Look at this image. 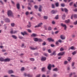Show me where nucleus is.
<instances>
[{
	"mask_svg": "<svg viewBox=\"0 0 77 77\" xmlns=\"http://www.w3.org/2000/svg\"><path fill=\"white\" fill-rule=\"evenodd\" d=\"M8 17H14L13 13H12V12L11 10H9L8 11Z\"/></svg>",
	"mask_w": 77,
	"mask_h": 77,
	"instance_id": "1",
	"label": "nucleus"
},
{
	"mask_svg": "<svg viewBox=\"0 0 77 77\" xmlns=\"http://www.w3.org/2000/svg\"><path fill=\"white\" fill-rule=\"evenodd\" d=\"M61 26L62 27H64V30H66L67 27H66V25L65 24H63V23H61Z\"/></svg>",
	"mask_w": 77,
	"mask_h": 77,
	"instance_id": "2",
	"label": "nucleus"
},
{
	"mask_svg": "<svg viewBox=\"0 0 77 77\" xmlns=\"http://www.w3.org/2000/svg\"><path fill=\"white\" fill-rule=\"evenodd\" d=\"M42 23H39L36 26L34 27L35 28L36 27H40V26H42Z\"/></svg>",
	"mask_w": 77,
	"mask_h": 77,
	"instance_id": "3",
	"label": "nucleus"
},
{
	"mask_svg": "<svg viewBox=\"0 0 77 77\" xmlns=\"http://www.w3.org/2000/svg\"><path fill=\"white\" fill-rule=\"evenodd\" d=\"M49 42H54V39H52L51 38H49L47 39Z\"/></svg>",
	"mask_w": 77,
	"mask_h": 77,
	"instance_id": "4",
	"label": "nucleus"
},
{
	"mask_svg": "<svg viewBox=\"0 0 77 77\" xmlns=\"http://www.w3.org/2000/svg\"><path fill=\"white\" fill-rule=\"evenodd\" d=\"M65 53V52H60L58 54V56H63Z\"/></svg>",
	"mask_w": 77,
	"mask_h": 77,
	"instance_id": "5",
	"label": "nucleus"
},
{
	"mask_svg": "<svg viewBox=\"0 0 77 77\" xmlns=\"http://www.w3.org/2000/svg\"><path fill=\"white\" fill-rule=\"evenodd\" d=\"M31 37H36L38 36L36 34L33 33L31 35Z\"/></svg>",
	"mask_w": 77,
	"mask_h": 77,
	"instance_id": "6",
	"label": "nucleus"
},
{
	"mask_svg": "<svg viewBox=\"0 0 77 77\" xmlns=\"http://www.w3.org/2000/svg\"><path fill=\"white\" fill-rule=\"evenodd\" d=\"M48 69L49 70H51V65L50 64H49L48 66Z\"/></svg>",
	"mask_w": 77,
	"mask_h": 77,
	"instance_id": "7",
	"label": "nucleus"
},
{
	"mask_svg": "<svg viewBox=\"0 0 77 77\" xmlns=\"http://www.w3.org/2000/svg\"><path fill=\"white\" fill-rule=\"evenodd\" d=\"M11 60V59L7 58L4 60V62H9Z\"/></svg>",
	"mask_w": 77,
	"mask_h": 77,
	"instance_id": "8",
	"label": "nucleus"
},
{
	"mask_svg": "<svg viewBox=\"0 0 77 77\" xmlns=\"http://www.w3.org/2000/svg\"><path fill=\"white\" fill-rule=\"evenodd\" d=\"M24 75L25 76H27V77H32V75H30L29 74H27L26 73H24Z\"/></svg>",
	"mask_w": 77,
	"mask_h": 77,
	"instance_id": "9",
	"label": "nucleus"
},
{
	"mask_svg": "<svg viewBox=\"0 0 77 77\" xmlns=\"http://www.w3.org/2000/svg\"><path fill=\"white\" fill-rule=\"evenodd\" d=\"M57 11H55L54 10H52L51 11V14H56V13H57Z\"/></svg>",
	"mask_w": 77,
	"mask_h": 77,
	"instance_id": "10",
	"label": "nucleus"
},
{
	"mask_svg": "<svg viewBox=\"0 0 77 77\" xmlns=\"http://www.w3.org/2000/svg\"><path fill=\"white\" fill-rule=\"evenodd\" d=\"M21 34H22V35L23 36H24L25 35H27V33L25 31L23 32H21Z\"/></svg>",
	"mask_w": 77,
	"mask_h": 77,
	"instance_id": "11",
	"label": "nucleus"
},
{
	"mask_svg": "<svg viewBox=\"0 0 77 77\" xmlns=\"http://www.w3.org/2000/svg\"><path fill=\"white\" fill-rule=\"evenodd\" d=\"M61 10L62 11H64L66 12H68V10L66 8H64V9L61 8Z\"/></svg>",
	"mask_w": 77,
	"mask_h": 77,
	"instance_id": "12",
	"label": "nucleus"
},
{
	"mask_svg": "<svg viewBox=\"0 0 77 77\" xmlns=\"http://www.w3.org/2000/svg\"><path fill=\"white\" fill-rule=\"evenodd\" d=\"M47 58L45 57H42L41 58L42 61H45L46 59Z\"/></svg>",
	"mask_w": 77,
	"mask_h": 77,
	"instance_id": "13",
	"label": "nucleus"
},
{
	"mask_svg": "<svg viewBox=\"0 0 77 77\" xmlns=\"http://www.w3.org/2000/svg\"><path fill=\"white\" fill-rule=\"evenodd\" d=\"M42 6L41 5L39 6V8H38V11H39V12H41L42 11Z\"/></svg>",
	"mask_w": 77,
	"mask_h": 77,
	"instance_id": "14",
	"label": "nucleus"
},
{
	"mask_svg": "<svg viewBox=\"0 0 77 77\" xmlns=\"http://www.w3.org/2000/svg\"><path fill=\"white\" fill-rule=\"evenodd\" d=\"M60 38L62 39H65V37H64L63 35H61L60 36Z\"/></svg>",
	"mask_w": 77,
	"mask_h": 77,
	"instance_id": "15",
	"label": "nucleus"
},
{
	"mask_svg": "<svg viewBox=\"0 0 77 77\" xmlns=\"http://www.w3.org/2000/svg\"><path fill=\"white\" fill-rule=\"evenodd\" d=\"M65 22L66 23H70V20H66L65 21Z\"/></svg>",
	"mask_w": 77,
	"mask_h": 77,
	"instance_id": "16",
	"label": "nucleus"
},
{
	"mask_svg": "<svg viewBox=\"0 0 77 77\" xmlns=\"http://www.w3.org/2000/svg\"><path fill=\"white\" fill-rule=\"evenodd\" d=\"M32 25H31V23H30V22H29V25H27V27H30Z\"/></svg>",
	"mask_w": 77,
	"mask_h": 77,
	"instance_id": "17",
	"label": "nucleus"
},
{
	"mask_svg": "<svg viewBox=\"0 0 77 77\" xmlns=\"http://www.w3.org/2000/svg\"><path fill=\"white\" fill-rule=\"evenodd\" d=\"M17 7L18 9H20V4H19L18 3L17 4Z\"/></svg>",
	"mask_w": 77,
	"mask_h": 77,
	"instance_id": "18",
	"label": "nucleus"
},
{
	"mask_svg": "<svg viewBox=\"0 0 77 77\" xmlns=\"http://www.w3.org/2000/svg\"><path fill=\"white\" fill-rule=\"evenodd\" d=\"M56 51H54L53 52V53L51 54H50V56H53V55H56Z\"/></svg>",
	"mask_w": 77,
	"mask_h": 77,
	"instance_id": "19",
	"label": "nucleus"
},
{
	"mask_svg": "<svg viewBox=\"0 0 77 77\" xmlns=\"http://www.w3.org/2000/svg\"><path fill=\"white\" fill-rule=\"evenodd\" d=\"M13 72H14L12 70H10L8 72L9 74H11V73H13Z\"/></svg>",
	"mask_w": 77,
	"mask_h": 77,
	"instance_id": "20",
	"label": "nucleus"
},
{
	"mask_svg": "<svg viewBox=\"0 0 77 77\" xmlns=\"http://www.w3.org/2000/svg\"><path fill=\"white\" fill-rule=\"evenodd\" d=\"M12 37L14 38V39H17V36H16L13 35H12Z\"/></svg>",
	"mask_w": 77,
	"mask_h": 77,
	"instance_id": "21",
	"label": "nucleus"
},
{
	"mask_svg": "<svg viewBox=\"0 0 77 77\" xmlns=\"http://www.w3.org/2000/svg\"><path fill=\"white\" fill-rule=\"evenodd\" d=\"M59 70V69H57V68H55L54 69H53V71H57Z\"/></svg>",
	"mask_w": 77,
	"mask_h": 77,
	"instance_id": "22",
	"label": "nucleus"
},
{
	"mask_svg": "<svg viewBox=\"0 0 77 77\" xmlns=\"http://www.w3.org/2000/svg\"><path fill=\"white\" fill-rule=\"evenodd\" d=\"M62 18L63 20H65V14L62 16Z\"/></svg>",
	"mask_w": 77,
	"mask_h": 77,
	"instance_id": "23",
	"label": "nucleus"
},
{
	"mask_svg": "<svg viewBox=\"0 0 77 77\" xmlns=\"http://www.w3.org/2000/svg\"><path fill=\"white\" fill-rule=\"evenodd\" d=\"M70 49L71 50H75V48H74V46H72L70 47Z\"/></svg>",
	"mask_w": 77,
	"mask_h": 77,
	"instance_id": "24",
	"label": "nucleus"
},
{
	"mask_svg": "<svg viewBox=\"0 0 77 77\" xmlns=\"http://www.w3.org/2000/svg\"><path fill=\"white\" fill-rule=\"evenodd\" d=\"M5 22L6 23H10V20H5Z\"/></svg>",
	"mask_w": 77,
	"mask_h": 77,
	"instance_id": "25",
	"label": "nucleus"
},
{
	"mask_svg": "<svg viewBox=\"0 0 77 77\" xmlns=\"http://www.w3.org/2000/svg\"><path fill=\"white\" fill-rule=\"evenodd\" d=\"M4 59L3 58H0V61H1V62H2L3 61H4Z\"/></svg>",
	"mask_w": 77,
	"mask_h": 77,
	"instance_id": "26",
	"label": "nucleus"
},
{
	"mask_svg": "<svg viewBox=\"0 0 77 77\" xmlns=\"http://www.w3.org/2000/svg\"><path fill=\"white\" fill-rule=\"evenodd\" d=\"M58 18H59V16L58 15H57L55 17V19H56V20H57Z\"/></svg>",
	"mask_w": 77,
	"mask_h": 77,
	"instance_id": "27",
	"label": "nucleus"
},
{
	"mask_svg": "<svg viewBox=\"0 0 77 77\" xmlns=\"http://www.w3.org/2000/svg\"><path fill=\"white\" fill-rule=\"evenodd\" d=\"M30 49H31V50H36V48H32V47H30Z\"/></svg>",
	"mask_w": 77,
	"mask_h": 77,
	"instance_id": "28",
	"label": "nucleus"
},
{
	"mask_svg": "<svg viewBox=\"0 0 77 77\" xmlns=\"http://www.w3.org/2000/svg\"><path fill=\"white\" fill-rule=\"evenodd\" d=\"M29 59L31 61H34L35 60V59L33 58H30Z\"/></svg>",
	"mask_w": 77,
	"mask_h": 77,
	"instance_id": "29",
	"label": "nucleus"
},
{
	"mask_svg": "<svg viewBox=\"0 0 77 77\" xmlns=\"http://www.w3.org/2000/svg\"><path fill=\"white\" fill-rule=\"evenodd\" d=\"M76 53H77L76 52V51H74L72 53V54L73 55H74L75 54H76Z\"/></svg>",
	"mask_w": 77,
	"mask_h": 77,
	"instance_id": "30",
	"label": "nucleus"
},
{
	"mask_svg": "<svg viewBox=\"0 0 77 77\" xmlns=\"http://www.w3.org/2000/svg\"><path fill=\"white\" fill-rule=\"evenodd\" d=\"M55 5L57 7H58L59 6V3L58 2L56 3Z\"/></svg>",
	"mask_w": 77,
	"mask_h": 77,
	"instance_id": "31",
	"label": "nucleus"
},
{
	"mask_svg": "<svg viewBox=\"0 0 77 77\" xmlns=\"http://www.w3.org/2000/svg\"><path fill=\"white\" fill-rule=\"evenodd\" d=\"M11 25L12 27H14V26H15V23H12L11 24Z\"/></svg>",
	"mask_w": 77,
	"mask_h": 77,
	"instance_id": "32",
	"label": "nucleus"
},
{
	"mask_svg": "<svg viewBox=\"0 0 77 77\" xmlns=\"http://www.w3.org/2000/svg\"><path fill=\"white\" fill-rule=\"evenodd\" d=\"M73 16L75 18H77V15L76 14H74L73 15Z\"/></svg>",
	"mask_w": 77,
	"mask_h": 77,
	"instance_id": "33",
	"label": "nucleus"
},
{
	"mask_svg": "<svg viewBox=\"0 0 77 77\" xmlns=\"http://www.w3.org/2000/svg\"><path fill=\"white\" fill-rule=\"evenodd\" d=\"M45 68L43 67V68H42V71H45Z\"/></svg>",
	"mask_w": 77,
	"mask_h": 77,
	"instance_id": "34",
	"label": "nucleus"
},
{
	"mask_svg": "<svg viewBox=\"0 0 77 77\" xmlns=\"http://www.w3.org/2000/svg\"><path fill=\"white\" fill-rule=\"evenodd\" d=\"M35 41H38V38H34Z\"/></svg>",
	"mask_w": 77,
	"mask_h": 77,
	"instance_id": "35",
	"label": "nucleus"
},
{
	"mask_svg": "<svg viewBox=\"0 0 77 77\" xmlns=\"http://www.w3.org/2000/svg\"><path fill=\"white\" fill-rule=\"evenodd\" d=\"M27 31L29 33H31V32H32V31H31V30H30V29H27Z\"/></svg>",
	"mask_w": 77,
	"mask_h": 77,
	"instance_id": "36",
	"label": "nucleus"
},
{
	"mask_svg": "<svg viewBox=\"0 0 77 77\" xmlns=\"http://www.w3.org/2000/svg\"><path fill=\"white\" fill-rule=\"evenodd\" d=\"M71 60V57H68V60L70 61Z\"/></svg>",
	"mask_w": 77,
	"mask_h": 77,
	"instance_id": "37",
	"label": "nucleus"
},
{
	"mask_svg": "<svg viewBox=\"0 0 77 77\" xmlns=\"http://www.w3.org/2000/svg\"><path fill=\"white\" fill-rule=\"evenodd\" d=\"M14 31L13 30H11L10 32L11 34H14Z\"/></svg>",
	"mask_w": 77,
	"mask_h": 77,
	"instance_id": "38",
	"label": "nucleus"
},
{
	"mask_svg": "<svg viewBox=\"0 0 77 77\" xmlns=\"http://www.w3.org/2000/svg\"><path fill=\"white\" fill-rule=\"evenodd\" d=\"M38 41H39V42H41V41H42V39L40 38H39V39H38Z\"/></svg>",
	"mask_w": 77,
	"mask_h": 77,
	"instance_id": "39",
	"label": "nucleus"
},
{
	"mask_svg": "<svg viewBox=\"0 0 77 77\" xmlns=\"http://www.w3.org/2000/svg\"><path fill=\"white\" fill-rule=\"evenodd\" d=\"M60 50L61 51H63V50H64V49H63V48H60Z\"/></svg>",
	"mask_w": 77,
	"mask_h": 77,
	"instance_id": "40",
	"label": "nucleus"
},
{
	"mask_svg": "<svg viewBox=\"0 0 77 77\" xmlns=\"http://www.w3.org/2000/svg\"><path fill=\"white\" fill-rule=\"evenodd\" d=\"M48 30H51V27L50 26L48 28Z\"/></svg>",
	"mask_w": 77,
	"mask_h": 77,
	"instance_id": "41",
	"label": "nucleus"
},
{
	"mask_svg": "<svg viewBox=\"0 0 77 77\" xmlns=\"http://www.w3.org/2000/svg\"><path fill=\"white\" fill-rule=\"evenodd\" d=\"M44 19H47L48 18V17L46 16H44Z\"/></svg>",
	"mask_w": 77,
	"mask_h": 77,
	"instance_id": "42",
	"label": "nucleus"
},
{
	"mask_svg": "<svg viewBox=\"0 0 77 77\" xmlns=\"http://www.w3.org/2000/svg\"><path fill=\"white\" fill-rule=\"evenodd\" d=\"M74 25H77V20L74 23Z\"/></svg>",
	"mask_w": 77,
	"mask_h": 77,
	"instance_id": "43",
	"label": "nucleus"
},
{
	"mask_svg": "<svg viewBox=\"0 0 77 77\" xmlns=\"http://www.w3.org/2000/svg\"><path fill=\"white\" fill-rule=\"evenodd\" d=\"M34 8H35V9H38V6H37V5H35Z\"/></svg>",
	"mask_w": 77,
	"mask_h": 77,
	"instance_id": "44",
	"label": "nucleus"
},
{
	"mask_svg": "<svg viewBox=\"0 0 77 77\" xmlns=\"http://www.w3.org/2000/svg\"><path fill=\"white\" fill-rule=\"evenodd\" d=\"M67 63H68V61H64V64H65V65H66Z\"/></svg>",
	"mask_w": 77,
	"mask_h": 77,
	"instance_id": "45",
	"label": "nucleus"
},
{
	"mask_svg": "<svg viewBox=\"0 0 77 77\" xmlns=\"http://www.w3.org/2000/svg\"><path fill=\"white\" fill-rule=\"evenodd\" d=\"M43 54L45 56H48V54L46 53H44Z\"/></svg>",
	"mask_w": 77,
	"mask_h": 77,
	"instance_id": "46",
	"label": "nucleus"
},
{
	"mask_svg": "<svg viewBox=\"0 0 77 77\" xmlns=\"http://www.w3.org/2000/svg\"><path fill=\"white\" fill-rule=\"evenodd\" d=\"M61 6H62V7H64L65 6V4H61Z\"/></svg>",
	"mask_w": 77,
	"mask_h": 77,
	"instance_id": "47",
	"label": "nucleus"
},
{
	"mask_svg": "<svg viewBox=\"0 0 77 77\" xmlns=\"http://www.w3.org/2000/svg\"><path fill=\"white\" fill-rule=\"evenodd\" d=\"M19 38L20 39H23V37L22 36H19Z\"/></svg>",
	"mask_w": 77,
	"mask_h": 77,
	"instance_id": "48",
	"label": "nucleus"
},
{
	"mask_svg": "<svg viewBox=\"0 0 77 77\" xmlns=\"http://www.w3.org/2000/svg\"><path fill=\"white\" fill-rule=\"evenodd\" d=\"M46 45V43L45 42H44L42 44V45Z\"/></svg>",
	"mask_w": 77,
	"mask_h": 77,
	"instance_id": "49",
	"label": "nucleus"
},
{
	"mask_svg": "<svg viewBox=\"0 0 77 77\" xmlns=\"http://www.w3.org/2000/svg\"><path fill=\"white\" fill-rule=\"evenodd\" d=\"M52 8H54V4H52Z\"/></svg>",
	"mask_w": 77,
	"mask_h": 77,
	"instance_id": "50",
	"label": "nucleus"
},
{
	"mask_svg": "<svg viewBox=\"0 0 77 77\" xmlns=\"http://www.w3.org/2000/svg\"><path fill=\"white\" fill-rule=\"evenodd\" d=\"M24 68H22L21 69V71H24Z\"/></svg>",
	"mask_w": 77,
	"mask_h": 77,
	"instance_id": "51",
	"label": "nucleus"
},
{
	"mask_svg": "<svg viewBox=\"0 0 77 77\" xmlns=\"http://www.w3.org/2000/svg\"><path fill=\"white\" fill-rule=\"evenodd\" d=\"M48 52L49 53H51V50H50V49H49L48 50Z\"/></svg>",
	"mask_w": 77,
	"mask_h": 77,
	"instance_id": "52",
	"label": "nucleus"
},
{
	"mask_svg": "<svg viewBox=\"0 0 77 77\" xmlns=\"http://www.w3.org/2000/svg\"><path fill=\"white\" fill-rule=\"evenodd\" d=\"M45 49H46V48H43L42 50L43 51H45Z\"/></svg>",
	"mask_w": 77,
	"mask_h": 77,
	"instance_id": "53",
	"label": "nucleus"
},
{
	"mask_svg": "<svg viewBox=\"0 0 77 77\" xmlns=\"http://www.w3.org/2000/svg\"><path fill=\"white\" fill-rule=\"evenodd\" d=\"M57 75L56 74H54V77H57Z\"/></svg>",
	"mask_w": 77,
	"mask_h": 77,
	"instance_id": "54",
	"label": "nucleus"
},
{
	"mask_svg": "<svg viewBox=\"0 0 77 77\" xmlns=\"http://www.w3.org/2000/svg\"><path fill=\"white\" fill-rule=\"evenodd\" d=\"M26 15H29V12L27 11L26 12Z\"/></svg>",
	"mask_w": 77,
	"mask_h": 77,
	"instance_id": "55",
	"label": "nucleus"
},
{
	"mask_svg": "<svg viewBox=\"0 0 77 77\" xmlns=\"http://www.w3.org/2000/svg\"><path fill=\"white\" fill-rule=\"evenodd\" d=\"M58 42H60V43H61V42H62V40L60 39H59L58 40Z\"/></svg>",
	"mask_w": 77,
	"mask_h": 77,
	"instance_id": "56",
	"label": "nucleus"
},
{
	"mask_svg": "<svg viewBox=\"0 0 77 77\" xmlns=\"http://www.w3.org/2000/svg\"><path fill=\"white\" fill-rule=\"evenodd\" d=\"M40 75H41L40 74H39L38 75H37L36 76V77H40Z\"/></svg>",
	"mask_w": 77,
	"mask_h": 77,
	"instance_id": "57",
	"label": "nucleus"
},
{
	"mask_svg": "<svg viewBox=\"0 0 77 77\" xmlns=\"http://www.w3.org/2000/svg\"><path fill=\"white\" fill-rule=\"evenodd\" d=\"M72 3H73V2H72L70 3L69 5L70 6H71L72 5Z\"/></svg>",
	"mask_w": 77,
	"mask_h": 77,
	"instance_id": "58",
	"label": "nucleus"
},
{
	"mask_svg": "<svg viewBox=\"0 0 77 77\" xmlns=\"http://www.w3.org/2000/svg\"><path fill=\"white\" fill-rule=\"evenodd\" d=\"M75 12H77V8H76L73 10Z\"/></svg>",
	"mask_w": 77,
	"mask_h": 77,
	"instance_id": "59",
	"label": "nucleus"
},
{
	"mask_svg": "<svg viewBox=\"0 0 77 77\" xmlns=\"http://www.w3.org/2000/svg\"><path fill=\"white\" fill-rule=\"evenodd\" d=\"M69 27L71 28H72V27H74V26L73 25H70Z\"/></svg>",
	"mask_w": 77,
	"mask_h": 77,
	"instance_id": "60",
	"label": "nucleus"
},
{
	"mask_svg": "<svg viewBox=\"0 0 77 77\" xmlns=\"http://www.w3.org/2000/svg\"><path fill=\"white\" fill-rule=\"evenodd\" d=\"M51 47H54V45H53V44H51Z\"/></svg>",
	"mask_w": 77,
	"mask_h": 77,
	"instance_id": "61",
	"label": "nucleus"
},
{
	"mask_svg": "<svg viewBox=\"0 0 77 77\" xmlns=\"http://www.w3.org/2000/svg\"><path fill=\"white\" fill-rule=\"evenodd\" d=\"M17 31H15L14 32V34L15 33H17Z\"/></svg>",
	"mask_w": 77,
	"mask_h": 77,
	"instance_id": "62",
	"label": "nucleus"
},
{
	"mask_svg": "<svg viewBox=\"0 0 77 77\" xmlns=\"http://www.w3.org/2000/svg\"><path fill=\"white\" fill-rule=\"evenodd\" d=\"M56 44L57 45H58L59 44V42H56Z\"/></svg>",
	"mask_w": 77,
	"mask_h": 77,
	"instance_id": "63",
	"label": "nucleus"
},
{
	"mask_svg": "<svg viewBox=\"0 0 77 77\" xmlns=\"http://www.w3.org/2000/svg\"><path fill=\"white\" fill-rule=\"evenodd\" d=\"M2 52H5V51H6V50H2Z\"/></svg>",
	"mask_w": 77,
	"mask_h": 77,
	"instance_id": "64",
	"label": "nucleus"
}]
</instances>
